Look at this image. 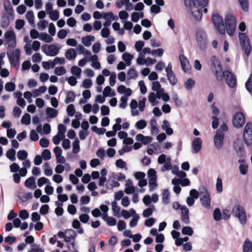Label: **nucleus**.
<instances>
[{
  "instance_id": "nucleus-36",
  "label": "nucleus",
  "mask_w": 252,
  "mask_h": 252,
  "mask_svg": "<svg viewBox=\"0 0 252 252\" xmlns=\"http://www.w3.org/2000/svg\"><path fill=\"white\" fill-rule=\"evenodd\" d=\"M29 252H44V249L39 245L34 244L31 246Z\"/></svg>"
},
{
  "instance_id": "nucleus-48",
  "label": "nucleus",
  "mask_w": 252,
  "mask_h": 252,
  "mask_svg": "<svg viewBox=\"0 0 252 252\" xmlns=\"http://www.w3.org/2000/svg\"><path fill=\"white\" fill-rule=\"evenodd\" d=\"M81 71V68L77 66H73L71 68V73L77 77L80 76Z\"/></svg>"
},
{
  "instance_id": "nucleus-10",
  "label": "nucleus",
  "mask_w": 252,
  "mask_h": 252,
  "mask_svg": "<svg viewBox=\"0 0 252 252\" xmlns=\"http://www.w3.org/2000/svg\"><path fill=\"white\" fill-rule=\"evenodd\" d=\"M4 37L8 49H13L16 45V35L14 31L12 30H8L5 32Z\"/></svg>"
},
{
  "instance_id": "nucleus-47",
  "label": "nucleus",
  "mask_w": 252,
  "mask_h": 252,
  "mask_svg": "<svg viewBox=\"0 0 252 252\" xmlns=\"http://www.w3.org/2000/svg\"><path fill=\"white\" fill-rule=\"evenodd\" d=\"M147 123L144 120L137 121L135 124V127L139 129H143L146 127Z\"/></svg>"
},
{
  "instance_id": "nucleus-50",
  "label": "nucleus",
  "mask_w": 252,
  "mask_h": 252,
  "mask_svg": "<svg viewBox=\"0 0 252 252\" xmlns=\"http://www.w3.org/2000/svg\"><path fill=\"white\" fill-rule=\"evenodd\" d=\"M3 6L5 10L7 12H11L13 8L9 0H4L3 1Z\"/></svg>"
},
{
  "instance_id": "nucleus-19",
  "label": "nucleus",
  "mask_w": 252,
  "mask_h": 252,
  "mask_svg": "<svg viewBox=\"0 0 252 252\" xmlns=\"http://www.w3.org/2000/svg\"><path fill=\"white\" fill-rule=\"evenodd\" d=\"M76 233L75 231L72 229H68L65 230V241L66 242H71L74 243Z\"/></svg>"
},
{
  "instance_id": "nucleus-41",
  "label": "nucleus",
  "mask_w": 252,
  "mask_h": 252,
  "mask_svg": "<svg viewBox=\"0 0 252 252\" xmlns=\"http://www.w3.org/2000/svg\"><path fill=\"white\" fill-rule=\"evenodd\" d=\"M75 95L73 92H68L65 100V103L68 104L71 102H73L75 99Z\"/></svg>"
},
{
  "instance_id": "nucleus-60",
  "label": "nucleus",
  "mask_w": 252,
  "mask_h": 252,
  "mask_svg": "<svg viewBox=\"0 0 252 252\" xmlns=\"http://www.w3.org/2000/svg\"><path fill=\"white\" fill-rule=\"evenodd\" d=\"M51 153L48 149H44L42 152V158L44 160H47L51 158Z\"/></svg>"
},
{
  "instance_id": "nucleus-38",
  "label": "nucleus",
  "mask_w": 252,
  "mask_h": 252,
  "mask_svg": "<svg viewBox=\"0 0 252 252\" xmlns=\"http://www.w3.org/2000/svg\"><path fill=\"white\" fill-rule=\"evenodd\" d=\"M28 157V153L25 150H20L17 153V158L19 160H25Z\"/></svg>"
},
{
  "instance_id": "nucleus-26",
  "label": "nucleus",
  "mask_w": 252,
  "mask_h": 252,
  "mask_svg": "<svg viewBox=\"0 0 252 252\" xmlns=\"http://www.w3.org/2000/svg\"><path fill=\"white\" fill-rule=\"evenodd\" d=\"M162 202L165 205H167L170 203L169 191L167 189L163 190L162 195Z\"/></svg>"
},
{
  "instance_id": "nucleus-29",
  "label": "nucleus",
  "mask_w": 252,
  "mask_h": 252,
  "mask_svg": "<svg viewBox=\"0 0 252 252\" xmlns=\"http://www.w3.org/2000/svg\"><path fill=\"white\" fill-rule=\"evenodd\" d=\"M39 39L44 41L46 43H50L53 41V37L51 35L48 34L46 33L42 32L39 34Z\"/></svg>"
},
{
  "instance_id": "nucleus-52",
  "label": "nucleus",
  "mask_w": 252,
  "mask_h": 252,
  "mask_svg": "<svg viewBox=\"0 0 252 252\" xmlns=\"http://www.w3.org/2000/svg\"><path fill=\"white\" fill-rule=\"evenodd\" d=\"M54 73L56 75L61 76L66 73V70L63 66H59L55 68Z\"/></svg>"
},
{
  "instance_id": "nucleus-24",
  "label": "nucleus",
  "mask_w": 252,
  "mask_h": 252,
  "mask_svg": "<svg viewBox=\"0 0 252 252\" xmlns=\"http://www.w3.org/2000/svg\"><path fill=\"white\" fill-rule=\"evenodd\" d=\"M77 56L76 51L74 49L70 48L65 53V56L68 60H74Z\"/></svg>"
},
{
  "instance_id": "nucleus-4",
  "label": "nucleus",
  "mask_w": 252,
  "mask_h": 252,
  "mask_svg": "<svg viewBox=\"0 0 252 252\" xmlns=\"http://www.w3.org/2000/svg\"><path fill=\"white\" fill-rule=\"evenodd\" d=\"M233 216L237 218L240 222L244 225L247 222L246 213L243 206L240 204L235 205L232 211Z\"/></svg>"
},
{
  "instance_id": "nucleus-25",
  "label": "nucleus",
  "mask_w": 252,
  "mask_h": 252,
  "mask_svg": "<svg viewBox=\"0 0 252 252\" xmlns=\"http://www.w3.org/2000/svg\"><path fill=\"white\" fill-rule=\"evenodd\" d=\"M243 252H252V242L248 239H247L243 246Z\"/></svg>"
},
{
  "instance_id": "nucleus-49",
  "label": "nucleus",
  "mask_w": 252,
  "mask_h": 252,
  "mask_svg": "<svg viewBox=\"0 0 252 252\" xmlns=\"http://www.w3.org/2000/svg\"><path fill=\"white\" fill-rule=\"evenodd\" d=\"M48 25V22L46 20H41L40 21L37 23V27L39 30L43 31L47 27Z\"/></svg>"
},
{
  "instance_id": "nucleus-56",
  "label": "nucleus",
  "mask_w": 252,
  "mask_h": 252,
  "mask_svg": "<svg viewBox=\"0 0 252 252\" xmlns=\"http://www.w3.org/2000/svg\"><path fill=\"white\" fill-rule=\"evenodd\" d=\"M216 189L219 193H221L223 190L222 182L220 178H218L216 181Z\"/></svg>"
},
{
  "instance_id": "nucleus-28",
  "label": "nucleus",
  "mask_w": 252,
  "mask_h": 252,
  "mask_svg": "<svg viewBox=\"0 0 252 252\" xmlns=\"http://www.w3.org/2000/svg\"><path fill=\"white\" fill-rule=\"evenodd\" d=\"M167 79L169 83L172 85H175L177 83V79L174 72L166 74Z\"/></svg>"
},
{
  "instance_id": "nucleus-6",
  "label": "nucleus",
  "mask_w": 252,
  "mask_h": 252,
  "mask_svg": "<svg viewBox=\"0 0 252 252\" xmlns=\"http://www.w3.org/2000/svg\"><path fill=\"white\" fill-rule=\"evenodd\" d=\"M224 20L227 33L230 36L233 35L236 29V17L232 14H228Z\"/></svg>"
},
{
  "instance_id": "nucleus-62",
  "label": "nucleus",
  "mask_w": 252,
  "mask_h": 252,
  "mask_svg": "<svg viewBox=\"0 0 252 252\" xmlns=\"http://www.w3.org/2000/svg\"><path fill=\"white\" fill-rule=\"evenodd\" d=\"M213 216L216 221H219L221 219L222 215L219 209L217 208L214 210Z\"/></svg>"
},
{
  "instance_id": "nucleus-58",
  "label": "nucleus",
  "mask_w": 252,
  "mask_h": 252,
  "mask_svg": "<svg viewBox=\"0 0 252 252\" xmlns=\"http://www.w3.org/2000/svg\"><path fill=\"white\" fill-rule=\"evenodd\" d=\"M66 112L68 115L70 117H72L74 115L75 113V110L73 104H70L67 106L66 108Z\"/></svg>"
},
{
  "instance_id": "nucleus-18",
  "label": "nucleus",
  "mask_w": 252,
  "mask_h": 252,
  "mask_svg": "<svg viewBox=\"0 0 252 252\" xmlns=\"http://www.w3.org/2000/svg\"><path fill=\"white\" fill-rule=\"evenodd\" d=\"M181 218L183 221L186 224H189V209L185 206L182 205L181 207Z\"/></svg>"
},
{
  "instance_id": "nucleus-45",
  "label": "nucleus",
  "mask_w": 252,
  "mask_h": 252,
  "mask_svg": "<svg viewBox=\"0 0 252 252\" xmlns=\"http://www.w3.org/2000/svg\"><path fill=\"white\" fill-rule=\"evenodd\" d=\"M182 233L184 235L191 236L193 234V231L190 226H184L182 229Z\"/></svg>"
},
{
  "instance_id": "nucleus-31",
  "label": "nucleus",
  "mask_w": 252,
  "mask_h": 252,
  "mask_svg": "<svg viewBox=\"0 0 252 252\" xmlns=\"http://www.w3.org/2000/svg\"><path fill=\"white\" fill-rule=\"evenodd\" d=\"M155 210V206L153 205H150L148 208L144 210L143 212V217L145 218H148L151 216Z\"/></svg>"
},
{
  "instance_id": "nucleus-21",
  "label": "nucleus",
  "mask_w": 252,
  "mask_h": 252,
  "mask_svg": "<svg viewBox=\"0 0 252 252\" xmlns=\"http://www.w3.org/2000/svg\"><path fill=\"white\" fill-rule=\"evenodd\" d=\"M161 128L163 130L165 131L166 134L168 135H172L173 133V129L170 127L169 122L166 120H164L163 121Z\"/></svg>"
},
{
  "instance_id": "nucleus-54",
  "label": "nucleus",
  "mask_w": 252,
  "mask_h": 252,
  "mask_svg": "<svg viewBox=\"0 0 252 252\" xmlns=\"http://www.w3.org/2000/svg\"><path fill=\"white\" fill-rule=\"evenodd\" d=\"M157 179L150 178L149 179V186L150 191H153L157 186Z\"/></svg>"
},
{
  "instance_id": "nucleus-53",
  "label": "nucleus",
  "mask_w": 252,
  "mask_h": 252,
  "mask_svg": "<svg viewBox=\"0 0 252 252\" xmlns=\"http://www.w3.org/2000/svg\"><path fill=\"white\" fill-rule=\"evenodd\" d=\"M195 84V81L191 78H189L185 83V87L188 90H191Z\"/></svg>"
},
{
  "instance_id": "nucleus-57",
  "label": "nucleus",
  "mask_w": 252,
  "mask_h": 252,
  "mask_svg": "<svg viewBox=\"0 0 252 252\" xmlns=\"http://www.w3.org/2000/svg\"><path fill=\"white\" fill-rule=\"evenodd\" d=\"M50 18L53 21H56L59 18V12L57 10H53L49 12Z\"/></svg>"
},
{
  "instance_id": "nucleus-55",
  "label": "nucleus",
  "mask_w": 252,
  "mask_h": 252,
  "mask_svg": "<svg viewBox=\"0 0 252 252\" xmlns=\"http://www.w3.org/2000/svg\"><path fill=\"white\" fill-rule=\"evenodd\" d=\"M44 174L47 176H51L52 175L53 171L50 168V164L46 162L44 164Z\"/></svg>"
},
{
  "instance_id": "nucleus-35",
  "label": "nucleus",
  "mask_w": 252,
  "mask_h": 252,
  "mask_svg": "<svg viewBox=\"0 0 252 252\" xmlns=\"http://www.w3.org/2000/svg\"><path fill=\"white\" fill-rule=\"evenodd\" d=\"M80 142L78 138H76L72 143V153L74 154L78 153L80 151Z\"/></svg>"
},
{
  "instance_id": "nucleus-40",
  "label": "nucleus",
  "mask_w": 252,
  "mask_h": 252,
  "mask_svg": "<svg viewBox=\"0 0 252 252\" xmlns=\"http://www.w3.org/2000/svg\"><path fill=\"white\" fill-rule=\"evenodd\" d=\"M58 134L61 135L62 138H64V134L66 132V127L63 124H59L58 126Z\"/></svg>"
},
{
  "instance_id": "nucleus-11",
  "label": "nucleus",
  "mask_w": 252,
  "mask_h": 252,
  "mask_svg": "<svg viewBox=\"0 0 252 252\" xmlns=\"http://www.w3.org/2000/svg\"><path fill=\"white\" fill-rule=\"evenodd\" d=\"M42 52L48 56H55L58 54L60 48L55 44L43 45L41 47Z\"/></svg>"
},
{
  "instance_id": "nucleus-5",
  "label": "nucleus",
  "mask_w": 252,
  "mask_h": 252,
  "mask_svg": "<svg viewBox=\"0 0 252 252\" xmlns=\"http://www.w3.org/2000/svg\"><path fill=\"white\" fill-rule=\"evenodd\" d=\"M239 40L242 49L244 51L247 57H248L252 51V46L248 36L245 33L239 32Z\"/></svg>"
},
{
  "instance_id": "nucleus-1",
  "label": "nucleus",
  "mask_w": 252,
  "mask_h": 252,
  "mask_svg": "<svg viewBox=\"0 0 252 252\" xmlns=\"http://www.w3.org/2000/svg\"><path fill=\"white\" fill-rule=\"evenodd\" d=\"M208 1L209 0H185L184 3L194 19L199 20L202 18V8L207 5Z\"/></svg>"
},
{
  "instance_id": "nucleus-17",
  "label": "nucleus",
  "mask_w": 252,
  "mask_h": 252,
  "mask_svg": "<svg viewBox=\"0 0 252 252\" xmlns=\"http://www.w3.org/2000/svg\"><path fill=\"white\" fill-rule=\"evenodd\" d=\"M179 59L182 69L186 72L189 71L190 66L189 61L187 57L184 55L181 54L179 56Z\"/></svg>"
},
{
  "instance_id": "nucleus-33",
  "label": "nucleus",
  "mask_w": 252,
  "mask_h": 252,
  "mask_svg": "<svg viewBox=\"0 0 252 252\" xmlns=\"http://www.w3.org/2000/svg\"><path fill=\"white\" fill-rule=\"evenodd\" d=\"M46 113L49 117L54 118L57 116L58 111L55 109L51 107H48L46 109Z\"/></svg>"
},
{
  "instance_id": "nucleus-3",
  "label": "nucleus",
  "mask_w": 252,
  "mask_h": 252,
  "mask_svg": "<svg viewBox=\"0 0 252 252\" xmlns=\"http://www.w3.org/2000/svg\"><path fill=\"white\" fill-rule=\"evenodd\" d=\"M195 37L197 47L202 51H206L208 44L206 31L202 29H198L196 32Z\"/></svg>"
},
{
  "instance_id": "nucleus-15",
  "label": "nucleus",
  "mask_w": 252,
  "mask_h": 252,
  "mask_svg": "<svg viewBox=\"0 0 252 252\" xmlns=\"http://www.w3.org/2000/svg\"><path fill=\"white\" fill-rule=\"evenodd\" d=\"M224 133L220 129L217 130L216 133L214 137L215 145L218 149H220L223 144V139Z\"/></svg>"
},
{
  "instance_id": "nucleus-44",
  "label": "nucleus",
  "mask_w": 252,
  "mask_h": 252,
  "mask_svg": "<svg viewBox=\"0 0 252 252\" xmlns=\"http://www.w3.org/2000/svg\"><path fill=\"white\" fill-rule=\"evenodd\" d=\"M127 75L129 79H133L137 76L138 72L133 67H131L128 71Z\"/></svg>"
},
{
  "instance_id": "nucleus-43",
  "label": "nucleus",
  "mask_w": 252,
  "mask_h": 252,
  "mask_svg": "<svg viewBox=\"0 0 252 252\" xmlns=\"http://www.w3.org/2000/svg\"><path fill=\"white\" fill-rule=\"evenodd\" d=\"M163 168H162L161 170L164 171L165 170H169L172 169V166L171 164L170 158H167L166 161L163 163Z\"/></svg>"
},
{
  "instance_id": "nucleus-16",
  "label": "nucleus",
  "mask_w": 252,
  "mask_h": 252,
  "mask_svg": "<svg viewBox=\"0 0 252 252\" xmlns=\"http://www.w3.org/2000/svg\"><path fill=\"white\" fill-rule=\"evenodd\" d=\"M202 144V140L200 138H194L191 143L192 153L193 154L198 153L201 149Z\"/></svg>"
},
{
  "instance_id": "nucleus-51",
  "label": "nucleus",
  "mask_w": 252,
  "mask_h": 252,
  "mask_svg": "<svg viewBox=\"0 0 252 252\" xmlns=\"http://www.w3.org/2000/svg\"><path fill=\"white\" fill-rule=\"evenodd\" d=\"M156 95L154 93H151L149 94L148 99L151 103L152 106H155L158 104V101L156 100Z\"/></svg>"
},
{
  "instance_id": "nucleus-13",
  "label": "nucleus",
  "mask_w": 252,
  "mask_h": 252,
  "mask_svg": "<svg viewBox=\"0 0 252 252\" xmlns=\"http://www.w3.org/2000/svg\"><path fill=\"white\" fill-rule=\"evenodd\" d=\"M224 78L225 82L230 88H234L237 84V81L234 75L228 70L223 71L222 78Z\"/></svg>"
},
{
  "instance_id": "nucleus-34",
  "label": "nucleus",
  "mask_w": 252,
  "mask_h": 252,
  "mask_svg": "<svg viewBox=\"0 0 252 252\" xmlns=\"http://www.w3.org/2000/svg\"><path fill=\"white\" fill-rule=\"evenodd\" d=\"M15 155L16 151L13 149H9L6 153V156L7 158L12 161H14L16 160Z\"/></svg>"
},
{
  "instance_id": "nucleus-9",
  "label": "nucleus",
  "mask_w": 252,
  "mask_h": 252,
  "mask_svg": "<svg viewBox=\"0 0 252 252\" xmlns=\"http://www.w3.org/2000/svg\"><path fill=\"white\" fill-rule=\"evenodd\" d=\"M7 55L10 64L14 66H18L21 55L20 50L16 49L12 51H8Z\"/></svg>"
},
{
  "instance_id": "nucleus-63",
  "label": "nucleus",
  "mask_w": 252,
  "mask_h": 252,
  "mask_svg": "<svg viewBox=\"0 0 252 252\" xmlns=\"http://www.w3.org/2000/svg\"><path fill=\"white\" fill-rule=\"evenodd\" d=\"M5 89L7 92H13L15 89V85L12 82H7L5 85Z\"/></svg>"
},
{
  "instance_id": "nucleus-37",
  "label": "nucleus",
  "mask_w": 252,
  "mask_h": 252,
  "mask_svg": "<svg viewBox=\"0 0 252 252\" xmlns=\"http://www.w3.org/2000/svg\"><path fill=\"white\" fill-rule=\"evenodd\" d=\"M103 95L104 97H107L108 96H113L115 95V93L114 92H112V89L110 86H106L103 92Z\"/></svg>"
},
{
  "instance_id": "nucleus-59",
  "label": "nucleus",
  "mask_w": 252,
  "mask_h": 252,
  "mask_svg": "<svg viewBox=\"0 0 252 252\" xmlns=\"http://www.w3.org/2000/svg\"><path fill=\"white\" fill-rule=\"evenodd\" d=\"M239 1L242 9L246 12L248 11L249 6L248 0H239Z\"/></svg>"
},
{
  "instance_id": "nucleus-8",
  "label": "nucleus",
  "mask_w": 252,
  "mask_h": 252,
  "mask_svg": "<svg viewBox=\"0 0 252 252\" xmlns=\"http://www.w3.org/2000/svg\"><path fill=\"white\" fill-rule=\"evenodd\" d=\"M212 21L218 32L220 34H224L225 29L222 17L218 14H213L212 16Z\"/></svg>"
},
{
  "instance_id": "nucleus-32",
  "label": "nucleus",
  "mask_w": 252,
  "mask_h": 252,
  "mask_svg": "<svg viewBox=\"0 0 252 252\" xmlns=\"http://www.w3.org/2000/svg\"><path fill=\"white\" fill-rule=\"evenodd\" d=\"M239 162L241 163L239 169L240 172L242 175H246L248 172V165L244 163V160H239Z\"/></svg>"
},
{
  "instance_id": "nucleus-7",
  "label": "nucleus",
  "mask_w": 252,
  "mask_h": 252,
  "mask_svg": "<svg viewBox=\"0 0 252 252\" xmlns=\"http://www.w3.org/2000/svg\"><path fill=\"white\" fill-rule=\"evenodd\" d=\"M199 192L202 196L200 198L201 204L203 207L209 209L211 207V199L210 194L204 187H201L199 189Z\"/></svg>"
},
{
  "instance_id": "nucleus-30",
  "label": "nucleus",
  "mask_w": 252,
  "mask_h": 252,
  "mask_svg": "<svg viewBox=\"0 0 252 252\" xmlns=\"http://www.w3.org/2000/svg\"><path fill=\"white\" fill-rule=\"evenodd\" d=\"M26 18L28 21L29 23L33 27H35L34 23V16L33 12L32 11H29L27 12L26 15Z\"/></svg>"
},
{
  "instance_id": "nucleus-12",
  "label": "nucleus",
  "mask_w": 252,
  "mask_h": 252,
  "mask_svg": "<svg viewBox=\"0 0 252 252\" xmlns=\"http://www.w3.org/2000/svg\"><path fill=\"white\" fill-rule=\"evenodd\" d=\"M243 138L246 144L250 146L252 144V124L247 123L244 127Z\"/></svg>"
},
{
  "instance_id": "nucleus-42",
  "label": "nucleus",
  "mask_w": 252,
  "mask_h": 252,
  "mask_svg": "<svg viewBox=\"0 0 252 252\" xmlns=\"http://www.w3.org/2000/svg\"><path fill=\"white\" fill-rule=\"evenodd\" d=\"M103 18L105 20L114 21V20L118 19V17H115L114 16L113 13L111 12H108L107 13H105L103 14Z\"/></svg>"
},
{
  "instance_id": "nucleus-61",
  "label": "nucleus",
  "mask_w": 252,
  "mask_h": 252,
  "mask_svg": "<svg viewBox=\"0 0 252 252\" xmlns=\"http://www.w3.org/2000/svg\"><path fill=\"white\" fill-rule=\"evenodd\" d=\"M45 184H47L48 185L50 184V181L49 179L45 177H41L38 179L37 181V185L38 187H41Z\"/></svg>"
},
{
  "instance_id": "nucleus-27",
  "label": "nucleus",
  "mask_w": 252,
  "mask_h": 252,
  "mask_svg": "<svg viewBox=\"0 0 252 252\" xmlns=\"http://www.w3.org/2000/svg\"><path fill=\"white\" fill-rule=\"evenodd\" d=\"M76 49L79 52V54H83L85 57H88L91 55V52L84 48L82 45H78Z\"/></svg>"
},
{
  "instance_id": "nucleus-64",
  "label": "nucleus",
  "mask_w": 252,
  "mask_h": 252,
  "mask_svg": "<svg viewBox=\"0 0 252 252\" xmlns=\"http://www.w3.org/2000/svg\"><path fill=\"white\" fill-rule=\"evenodd\" d=\"M245 86L246 89L249 92H252V75L251 74L249 77V79L246 82Z\"/></svg>"
},
{
  "instance_id": "nucleus-20",
  "label": "nucleus",
  "mask_w": 252,
  "mask_h": 252,
  "mask_svg": "<svg viewBox=\"0 0 252 252\" xmlns=\"http://www.w3.org/2000/svg\"><path fill=\"white\" fill-rule=\"evenodd\" d=\"M125 186V192L126 194H129L134 192L135 188L132 185V182L131 180H127L126 181Z\"/></svg>"
},
{
  "instance_id": "nucleus-23",
  "label": "nucleus",
  "mask_w": 252,
  "mask_h": 252,
  "mask_svg": "<svg viewBox=\"0 0 252 252\" xmlns=\"http://www.w3.org/2000/svg\"><path fill=\"white\" fill-rule=\"evenodd\" d=\"M35 179L34 177H30L25 182V186L28 188L34 189L36 188L35 183Z\"/></svg>"
},
{
  "instance_id": "nucleus-39",
  "label": "nucleus",
  "mask_w": 252,
  "mask_h": 252,
  "mask_svg": "<svg viewBox=\"0 0 252 252\" xmlns=\"http://www.w3.org/2000/svg\"><path fill=\"white\" fill-rule=\"evenodd\" d=\"M21 123L24 125H29L31 123V116L28 113L25 114L22 119H21Z\"/></svg>"
},
{
  "instance_id": "nucleus-2",
  "label": "nucleus",
  "mask_w": 252,
  "mask_h": 252,
  "mask_svg": "<svg viewBox=\"0 0 252 252\" xmlns=\"http://www.w3.org/2000/svg\"><path fill=\"white\" fill-rule=\"evenodd\" d=\"M211 70L216 79L219 81L222 80L223 71L221 63L218 57L213 56L210 58Z\"/></svg>"
},
{
  "instance_id": "nucleus-14",
  "label": "nucleus",
  "mask_w": 252,
  "mask_h": 252,
  "mask_svg": "<svg viewBox=\"0 0 252 252\" xmlns=\"http://www.w3.org/2000/svg\"><path fill=\"white\" fill-rule=\"evenodd\" d=\"M232 123L236 128L241 127L245 123V118L241 112L236 113L233 116Z\"/></svg>"
},
{
  "instance_id": "nucleus-46",
  "label": "nucleus",
  "mask_w": 252,
  "mask_h": 252,
  "mask_svg": "<svg viewBox=\"0 0 252 252\" xmlns=\"http://www.w3.org/2000/svg\"><path fill=\"white\" fill-rule=\"evenodd\" d=\"M112 210L113 211V215L115 216H118L120 214V207L117 205V203L116 201L112 202Z\"/></svg>"
},
{
  "instance_id": "nucleus-22",
  "label": "nucleus",
  "mask_w": 252,
  "mask_h": 252,
  "mask_svg": "<svg viewBox=\"0 0 252 252\" xmlns=\"http://www.w3.org/2000/svg\"><path fill=\"white\" fill-rule=\"evenodd\" d=\"M95 40V37L93 35H89L82 38V43L86 47H89L91 45V42Z\"/></svg>"
}]
</instances>
